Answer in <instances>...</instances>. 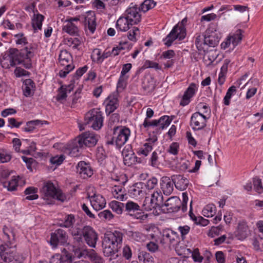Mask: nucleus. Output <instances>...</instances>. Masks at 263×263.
<instances>
[{
  "label": "nucleus",
  "mask_w": 263,
  "mask_h": 263,
  "mask_svg": "<svg viewBox=\"0 0 263 263\" xmlns=\"http://www.w3.org/2000/svg\"><path fill=\"white\" fill-rule=\"evenodd\" d=\"M188 202V196L186 192L182 193V201L180 203V201L178 198L173 197L168 198L163 204V197L160 191L154 192L152 195L151 198L146 197L143 203L144 209L147 211L161 208L164 205L168 207L172 212H177L180 208L182 212H184L187 210V203Z\"/></svg>",
  "instance_id": "f257e3e1"
},
{
  "label": "nucleus",
  "mask_w": 263,
  "mask_h": 263,
  "mask_svg": "<svg viewBox=\"0 0 263 263\" xmlns=\"http://www.w3.org/2000/svg\"><path fill=\"white\" fill-rule=\"evenodd\" d=\"M3 233V242L0 246L1 257L5 262H10L14 260L15 263H18L20 256L16 251L15 234L13 229L4 226Z\"/></svg>",
  "instance_id": "f03ea898"
},
{
  "label": "nucleus",
  "mask_w": 263,
  "mask_h": 263,
  "mask_svg": "<svg viewBox=\"0 0 263 263\" xmlns=\"http://www.w3.org/2000/svg\"><path fill=\"white\" fill-rule=\"evenodd\" d=\"M123 234L121 232L115 231L105 234L102 240L103 252L106 256H111L118 252L121 248Z\"/></svg>",
  "instance_id": "7ed1b4c3"
},
{
  "label": "nucleus",
  "mask_w": 263,
  "mask_h": 263,
  "mask_svg": "<svg viewBox=\"0 0 263 263\" xmlns=\"http://www.w3.org/2000/svg\"><path fill=\"white\" fill-rule=\"evenodd\" d=\"M73 236V240L76 243L83 242L84 239L87 245L91 248H95L98 240V235L96 231L90 226H86L80 228L79 235Z\"/></svg>",
  "instance_id": "20e7f679"
},
{
  "label": "nucleus",
  "mask_w": 263,
  "mask_h": 263,
  "mask_svg": "<svg viewBox=\"0 0 263 263\" xmlns=\"http://www.w3.org/2000/svg\"><path fill=\"white\" fill-rule=\"evenodd\" d=\"M43 198L46 200L56 199L63 202L66 199L65 196L60 190L56 189L53 183L50 181L44 183L41 190Z\"/></svg>",
  "instance_id": "39448f33"
},
{
  "label": "nucleus",
  "mask_w": 263,
  "mask_h": 263,
  "mask_svg": "<svg viewBox=\"0 0 263 263\" xmlns=\"http://www.w3.org/2000/svg\"><path fill=\"white\" fill-rule=\"evenodd\" d=\"M61 221L60 226L69 229V232L73 237V236L78 237L79 235L81 225L77 222L74 215L71 214L66 215Z\"/></svg>",
  "instance_id": "423d86ee"
},
{
  "label": "nucleus",
  "mask_w": 263,
  "mask_h": 263,
  "mask_svg": "<svg viewBox=\"0 0 263 263\" xmlns=\"http://www.w3.org/2000/svg\"><path fill=\"white\" fill-rule=\"evenodd\" d=\"M88 121L85 123V126L91 127L94 130H98L103 125L102 114L99 108H93L87 114Z\"/></svg>",
  "instance_id": "0eeeda50"
},
{
  "label": "nucleus",
  "mask_w": 263,
  "mask_h": 263,
  "mask_svg": "<svg viewBox=\"0 0 263 263\" xmlns=\"http://www.w3.org/2000/svg\"><path fill=\"white\" fill-rule=\"evenodd\" d=\"M217 26L218 25L216 23H211L210 25V27L204 36V45H208L210 47H215L218 44L219 37L214 32L217 30Z\"/></svg>",
  "instance_id": "6e6552de"
},
{
  "label": "nucleus",
  "mask_w": 263,
  "mask_h": 263,
  "mask_svg": "<svg viewBox=\"0 0 263 263\" xmlns=\"http://www.w3.org/2000/svg\"><path fill=\"white\" fill-rule=\"evenodd\" d=\"M185 29L183 27L178 28V26L176 25L166 37L163 39V41L166 46L170 47L176 39H179L181 40L185 37Z\"/></svg>",
  "instance_id": "1a4fd4ad"
},
{
  "label": "nucleus",
  "mask_w": 263,
  "mask_h": 263,
  "mask_svg": "<svg viewBox=\"0 0 263 263\" xmlns=\"http://www.w3.org/2000/svg\"><path fill=\"white\" fill-rule=\"evenodd\" d=\"M174 117V116H163L159 120L148 122L145 119L143 125L144 127L153 126L156 127L157 130H163L170 124Z\"/></svg>",
  "instance_id": "9d476101"
},
{
  "label": "nucleus",
  "mask_w": 263,
  "mask_h": 263,
  "mask_svg": "<svg viewBox=\"0 0 263 263\" xmlns=\"http://www.w3.org/2000/svg\"><path fill=\"white\" fill-rule=\"evenodd\" d=\"M68 236L65 231L61 229L56 230L51 234L50 245L56 248L59 245H64L67 243Z\"/></svg>",
  "instance_id": "9b49d317"
},
{
  "label": "nucleus",
  "mask_w": 263,
  "mask_h": 263,
  "mask_svg": "<svg viewBox=\"0 0 263 263\" xmlns=\"http://www.w3.org/2000/svg\"><path fill=\"white\" fill-rule=\"evenodd\" d=\"M116 136H108L106 141L107 145H114L115 143L118 148H120L127 141L130 135V133H113Z\"/></svg>",
  "instance_id": "f8f14e48"
},
{
  "label": "nucleus",
  "mask_w": 263,
  "mask_h": 263,
  "mask_svg": "<svg viewBox=\"0 0 263 263\" xmlns=\"http://www.w3.org/2000/svg\"><path fill=\"white\" fill-rule=\"evenodd\" d=\"M124 16L132 25L138 24L141 20L140 9L137 6L129 7L126 9Z\"/></svg>",
  "instance_id": "ddd939ff"
},
{
  "label": "nucleus",
  "mask_w": 263,
  "mask_h": 263,
  "mask_svg": "<svg viewBox=\"0 0 263 263\" xmlns=\"http://www.w3.org/2000/svg\"><path fill=\"white\" fill-rule=\"evenodd\" d=\"M78 137L80 145L83 147H93L96 145L98 140L97 136L93 133H83Z\"/></svg>",
  "instance_id": "4468645a"
},
{
  "label": "nucleus",
  "mask_w": 263,
  "mask_h": 263,
  "mask_svg": "<svg viewBox=\"0 0 263 263\" xmlns=\"http://www.w3.org/2000/svg\"><path fill=\"white\" fill-rule=\"evenodd\" d=\"M87 196L91 206L96 211L100 210L105 206L106 200L101 195L91 194V193L88 192Z\"/></svg>",
  "instance_id": "2eb2a0df"
},
{
  "label": "nucleus",
  "mask_w": 263,
  "mask_h": 263,
  "mask_svg": "<svg viewBox=\"0 0 263 263\" xmlns=\"http://www.w3.org/2000/svg\"><path fill=\"white\" fill-rule=\"evenodd\" d=\"M207 118L206 116L200 112L193 114L191 119V123L194 130H200L206 125Z\"/></svg>",
  "instance_id": "dca6fc26"
},
{
  "label": "nucleus",
  "mask_w": 263,
  "mask_h": 263,
  "mask_svg": "<svg viewBox=\"0 0 263 263\" xmlns=\"http://www.w3.org/2000/svg\"><path fill=\"white\" fill-rule=\"evenodd\" d=\"M174 181L172 178L163 176L161 178L160 185L163 194L165 195H170L174 190Z\"/></svg>",
  "instance_id": "f3484780"
},
{
  "label": "nucleus",
  "mask_w": 263,
  "mask_h": 263,
  "mask_svg": "<svg viewBox=\"0 0 263 263\" xmlns=\"http://www.w3.org/2000/svg\"><path fill=\"white\" fill-rule=\"evenodd\" d=\"M84 25L91 33H93L96 29V18L94 12L88 11L85 16Z\"/></svg>",
  "instance_id": "a211bd4d"
},
{
  "label": "nucleus",
  "mask_w": 263,
  "mask_h": 263,
  "mask_svg": "<svg viewBox=\"0 0 263 263\" xmlns=\"http://www.w3.org/2000/svg\"><path fill=\"white\" fill-rule=\"evenodd\" d=\"M175 187L180 191H184L188 187L190 181L185 177L181 175H174L172 176Z\"/></svg>",
  "instance_id": "6ab92c4d"
},
{
  "label": "nucleus",
  "mask_w": 263,
  "mask_h": 263,
  "mask_svg": "<svg viewBox=\"0 0 263 263\" xmlns=\"http://www.w3.org/2000/svg\"><path fill=\"white\" fill-rule=\"evenodd\" d=\"M197 89L196 85L195 83H191L185 91L180 102V105L184 106L189 104L191 99L194 96Z\"/></svg>",
  "instance_id": "aec40b11"
},
{
  "label": "nucleus",
  "mask_w": 263,
  "mask_h": 263,
  "mask_svg": "<svg viewBox=\"0 0 263 263\" xmlns=\"http://www.w3.org/2000/svg\"><path fill=\"white\" fill-rule=\"evenodd\" d=\"M77 172L84 179L90 177L93 174V170L89 163L80 161L77 165Z\"/></svg>",
  "instance_id": "412c9836"
},
{
  "label": "nucleus",
  "mask_w": 263,
  "mask_h": 263,
  "mask_svg": "<svg viewBox=\"0 0 263 263\" xmlns=\"http://www.w3.org/2000/svg\"><path fill=\"white\" fill-rule=\"evenodd\" d=\"M235 234L238 239L240 240L245 239L248 236L250 231L246 221H242L238 223Z\"/></svg>",
  "instance_id": "4be33fe9"
},
{
  "label": "nucleus",
  "mask_w": 263,
  "mask_h": 263,
  "mask_svg": "<svg viewBox=\"0 0 263 263\" xmlns=\"http://www.w3.org/2000/svg\"><path fill=\"white\" fill-rule=\"evenodd\" d=\"M25 58H23L20 54V51L17 49H10L8 55V60L9 61V65L14 66L16 65L21 64L24 62Z\"/></svg>",
  "instance_id": "5701e85b"
},
{
  "label": "nucleus",
  "mask_w": 263,
  "mask_h": 263,
  "mask_svg": "<svg viewBox=\"0 0 263 263\" xmlns=\"http://www.w3.org/2000/svg\"><path fill=\"white\" fill-rule=\"evenodd\" d=\"M144 183L139 182L135 183L130 186L128 190V193L133 197H138L143 196L145 194V192L143 190Z\"/></svg>",
  "instance_id": "b1692460"
},
{
  "label": "nucleus",
  "mask_w": 263,
  "mask_h": 263,
  "mask_svg": "<svg viewBox=\"0 0 263 263\" xmlns=\"http://www.w3.org/2000/svg\"><path fill=\"white\" fill-rule=\"evenodd\" d=\"M105 111L107 115L114 112L119 106V101L116 96L109 95L107 99Z\"/></svg>",
  "instance_id": "393cba45"
},
{
  "label": "nucleus",
  "mask_w": 263,
  "mask_h": 263,
  "mask_svg": "<svg viewBox=\"0 0 263 263\" xmlns=\"http://www.w3.org/2000/svg\"><path fill=\"white\" fill-rule=\"evenodd\" d=\"M120 119L119 115L117 114H112L109 120L108 126L110 127V130H113L114 132H130L129 128L122 126L115 125L113 126L115 122H119Z\"/></svg>",
  "instance_id": "a878e982"
},
{
  "label": "nucleus",
  "mask_w": 263,
  "mask_h": 263,
  "mask_svg": "<svg viewBox=\"0 0 263 263\" xmlns=\"http://www.w3.org/2000/svg\"><path fill=\"white\" fill-rule=\"evenodd\" d=\"M23 84V90L24 96L26 97L32 96L35 88L34 82L32 80L28 79L25 80Z\"/></svg>",
  "instance_id": "bb28decb"
},
{
  "label": "nucleus",
  "mask_w": 263,
  "mask_h": 263,
  "mask_svg": "<svg viewBox=\"0 0 263 263\" xmlns=\"http://www.w3.org/2000/svg\"><path fill=\"white\" fill-rule=\"evenodd\" d=\"M63 31L67 32L70 35H78L79 29L77 25L70 21L66 20L62 28Z\"/></svg>",
  "instance_id": "cd10ccee"
},
{
  "label": "nucleus",
  "mask_w": 263,
  "mask_h": 263,
  "mask_svg": "<svg viewBox=\"0 0 263 263\" xmlns=\"http://www.w3.org/2000/svg\"><path fill=\"white\" fill-rule=\"evenodd\" d=\"M36 50V46L35 45L29 44L25 48L21 50L20 54L23 58L26 60L31 59L34 55Z\"/></svg>",
  "instance_id": "c85d7f7f"
},
{
  "label": "nucleus",
  "mask_w": 263,
  "mask_h": 263,
  "mask_svg": "<svg viewBox=\"0 0 263 263\" xmlns=\"http://www.w3.org/2000/svg\"><path fill=\"white\" fill-rule=\"evenodd\" d=\"M72 260V255L70 253L66 252L63 255L60 254L53 255L50 259V263H64L66 261L71 262Z\"/></svg>",
  "instance_id": "c756f323"
},
{
  "label": "nucleus",
  "mask_w": 263,
  "mask_h": 263,
  "mask_svg": "<svg viewBox=\"0 0 263 263\" xmlns=\"http://www.w3.org/2000/svg\"><path fill=\"white\" fill-rule=\"evenodd\" d=\"M127 235L129 238L134 241L142 242L146 240V235L139 231H128Z\"/></svg>",
  "instance_id": "7c9ffc66"
},
{
  "label": "nucleus",
  "mask_w": 263,
  "mask_h": 263,
  "mask_svg": "<svg viewBox=\"0 0 263 263\" xmlns=\"http://www.w3.org/2000/svg\"><path fill=\"white\" fill-rule=\"evenodd\" d=\"M44 16L41 14H34L32 18L31 25L34 32H37L42 29V22Z\"/></svg>",
  "instance_id": "2f4dec72"
},
{
  "label": "nucleus",
  "mask_w": 263,
  "mask_h": 263,
  "mask_svg": "<svg viewBox=\"0 0 263 263\" xmlns=\"http://www.w3.org/2000/svg\"><path fill=\"white\" fill-rule=\"evenodd\" d=\"M132 26L124 16L120 17L116 23L117 29L121 31H127Z\"/></svg>",
  "instance_id": "473e14b6"
},
{
  "label": "nucleus",
  "mask_w": 263,
  "mask_h": 263,
  "mask_svg": "<svg viewBox=\"0 0 263 263\" xmlns=\"http://www.w3.org/2000/svg\"><path fill=\"white\" fill-rule=\"evenodd\" d=\"M143 88L148 91L153 90L155 87V83L154 78L150 76H145L142 82Z\"/></svg>",
  "instance_id": "72a5a7b5"
},
{
  "label": "nucleus",
  "mask_w": 263,
  "mask_h": 263,
  "mask_svg": "<svg viewBox=\"0 0 263 263\" xmlns=\"http://www.w3.org/2000/svg\"><path fill=\"white\" fill-rule=\"evenodd\" d=\"M242 33V30L237 29L234 33L229 36V38H231L230 40L234 47L236 46L241 41L243 36Z\"/></svg>",
  "instance_id": "f704fd0d"
},
{
  "label": "nucleus",
  "mask_w": 263,
  "mask_h": 263,
  "mask_svg": "<svg viewBox=\"0 0 263 263\" xmlns=\"http://www.w3.org/2000/svg\"><path fill=\"white\" fill-rule=\"evenodd\" d=\"M86 254L93 263H103L102 257L93 250L86 251Z\"/></svg>",
  "instance_id": "c9c22d12"
},
{
  "label": "nucleus",
  "mask_w": 263,
  "mask_h": 263,
  "mask_svg": "<svg viewBox=\"0 0 263 263\" xmlns=\"http://www.w3.org/2000/svg\"><path fill=\"white\" fill-rule=\"evenodd\" d=\"M71 56L67 50H62L59 55V60L61 65L64 66L71 61Z\"/></svg>",
  "instance_id": "e433bc0d"
},
{
  "label": "nucleus",
  "mask_w": 263,
  "mask_h": 263,
  "mask_svg": "<svg viewBox=\"0 0 263 263\" xmlns=\"http://www.w3.org/2000/svg\"><path fill=\"white\" fill-rule=\"evenodd\" d=\"M37 189L34 187H28L25 190V194L28 195L26 197V199L32 200L38 198L39 196L36 194Z\"/></svg>",
  "instance_id": "4c0bfd02"
},
{
  "label": "nucleus",
  "mask_w": 263,
  "mask_h": 263,
  "mask_svg": "<svg viewBox=\"0 0 263 263\" xmlns=\"http://www.w3.org/2000/svg\"><path fill=\"white\" fill-rule=\"evenodd\" d=\"M110 208L118 214L122 213L124 205L123 203L114 200L109 203Z\"/></svg>",
  "instance_id": "58836bf2"
},
{
  "label": "nucleus",
  "mask_w": 263,
  "mask_h": 263,
  "mask_svg": "<svg viewBox=\"0 0 263 263\" xmlns=\"http://www.w3.org/2000/svg\"><path fill=\"white\" fill-rule=\"evenodd\" d=\"M17 183L18 180L14 176L10 181L4 182L3 186L7 188L8 191H13L16 189Z\"/></svg>",
  "instance_id": "ea45409f"
},
{
  "label": "nucleus",
  "mask_w": 263,
  "mask_h": 263,
  "mask_svg": "<svg viewBox=\"0 0 263 263\" xmlns=\"http://www.w3.org/2000/svg\"><path fill=\"white\" fill-rule=\"evenodd\" d=\"M216 213V207L213 204L206 205L202 210V214L205 217H213Z\"/></svg>",
  "instance_id": "a19ab883"
},
{
  "label": "nucleus",
  "mask_w": 263,
  "mask_h": 263,
  "mask_svg": "<svg viewBox=\"0 0 263 263\" xmlns=\"http://www.w3.org/2000/svg\"><path fill=\"white\" fill-rule=\"evenodd\" d=\"M123 161L125 165L131 166L138 162V158L135 155L134 152H130L129 156L123 157ZM138 162L140 161H139Z\"/></svg>",
  "instance_id": "79ce46f5"
},
{
  "label": "nucleus",
  "mask_w": 263,
  "mask_h": 263,
  "mask_svg": "<svg viewBox=\"0 0 263 263\" xmlns=\"http://www.w3.org/2000/svg\"><path fill=\"white\" fill-rule=\"evenodd\" d=\"M138 259L140 261H142L143 263H154V258L152 255L149 253L142 252H141L138 255Z\"/></svg>",
  "instance_id": "37998d69"
},
{
  "label": "nucleus",
  "mask_w": 263,
  "mask_h": 263,
  "mask_svg": "<svg viewBox=\"0 0 263 263\" xmlns=\"http://www.w3.org/2000/svg\"><path fill=\"white\" fill-rule=\"evenodd\" d=\"M65 87L64 86H61L58 90V94L55 97V99L57 101L60 102L61 103H63V102L66 100L67 96V91L65 90Z\"/></svg>",
  "instance_id": "c03bdc74"
},
{
  "label": "nucleus",
  "mask_w": 263,
  "mask_h": 263,
  "mask_svg": "<svg viewBox=\"0 0 263 263\" xmlns=\"http://www.w3.org/2000/svg\"><path fill=\"white\" fill-rule=\"evenodd\" d=\"M161 155L160 151H154L153 152L149 160V163L152 166L157 167L159 164V161L160 156Z\"/></svg>",
  "instance_id": "a18cd8bd"
},
{
  "label": "nucleus",
  "mask_w": 263,
  "mask_h": 263,
  "mask_svg": "<svg viewBox=\"0 0 263 263\" xmlns=\"http://www.w3.org/2000/svg\"><path fill=\"white\" fill-rule=\"evenodd\" d=\"M176 235V233L170 229L164 230L162 232V236L165 237L170 243L175 241Z\"/></svg>",
  "instance_id": "49530a36"
},
{
  "label": "nucleus",
  "mask_w": 263,
  "mask_h": 263,
  "mask_svg": "<svg viewBox=\"0 0 263 263\" xmlns=\"http://www.w3.org/2000/svg\"><path fill=\"white\" fill-rule=\"evenodd\" d=\"M236 86H232L228 90L224 98V104L229 105L230 103L231 97L236 92Z\"/></svg>",
  "instance_id": "de8ad7c7"
},
{
  "label": "nucleus",
  "mask_w": 263,
  "mask_h": 263,
  "mask_svg": "<svg viewBox=\"0 0 263 263\" xmlns=\"http://www.w3.org/2000/svg\"><path fill=\"white\" fill-rule=\"evenodd\" d=\"M43 123L40 120H33L28 122L27 123V127L25 128V132H31L36 129V126H41Z\"/></svg>",
  "instance_id": "09e8293b"
},
{
  "label": "nucleus",
  "mask_w": 263,
  "mask_h": 263,
  "mask_svg": "<svg viewBox=\"0 0 263 263\" xmlns=\"http://www.w3.org/2000/svg\"><path fill=\"white\" fill-rule=\"evenodd\" d=\"M152 145L149 143H145L142 147L138 149L137 153L139 155H143L145 157L152 151Z\"/></svg>",
  "instance_id": "8fccbe9b"
},
{
  "label": "nucleus",
  "mask_w": 263,
  "mask_h": 263,
  "mask_svg": "<svg viewBox=\"0 0 263 263\" xmlns=\"http://www.w3.org/2000/svg\"><path fill=\"white\" fill-rule=\"evenodd\" d=\"M156 4V2L153 0H145L141 5V9L142 11L145 12L154 8Z\"/></svg>",
  "instance_id": "3c124183"
},
{
  "label": "nucleus",
  "mask_w": 263,
  "mask_h": 263,
  "mask_svg": "<svg viewBox=\"0 0 263 263\" xmlns=\"http://www.w3.org/2000/svg\"><path fill=\"white\" fill-rule=\"evenodd\" d=\"M253 246L254 249L256 251H259L263 249V236H259L255 238L253 240Z\"/></svg>",
  "instance_id": "603ef678"
},
{
  "label": "nucleus",
  "mask_w": 263,
  "mask_h": 263,
  "mask_svg": "<svg viewBox=\"0 0 263 263\" xmlns=\"http://www.w3.org/2000/svg\"><path fill=\"white\" fill-rule=\"evenodd\" d=\"M223 230V227L219 225L217 227H212L208 233V236L211 237H214L220 234Z\"/></svg>",
  "instance_id": "864d4df0"
},
{
  "label": "nucleus",
  "mask_w": 263,
  "mask_h": 263,
  "mask_svg": "<svg viewBox=\"0 0 263 263\" xmlns=\"http://www.w3.org/2000/svg\"><path fill=\"white\" fill-rule=\"evenodd\" d=\"M125 210L128 212H134L135 211L140 210V206L135 202L128 201L125 204Z\"/></svg>",
  "instance_id": "5fc2aeb1"
},
{
  "label": "nucleus",
  "mask_w": 263,
  "mask_h": 263,
  "mask_svg": "<svg viewBox=\"0 0 263 263\" xmlns=\"http://www.w3.org/2000/svg\"><path fill=\"white\" fill-rule=\"evenodd\" d=\"M178 231L180 233L182 240L186 238V236L189 233L191 228L187 225L180 226L178 228Z\"/></svg>",
  "instance_id": "6e6d98bb"
},
{
  "label": "nucleus",
  "mask_w": 263,
  "mask_h": 263,
  "mask_svg": "<svg viewBox=\"0 0 263 263\" xmlns=\"http://www.w3.org/2000/svg\"><path fill=\"white\" fill-rule=\"evenodd\" d=\"M157 179L155 177H153L148 179L145 184L144 183V187H145L148 190H153L157 185Z\"/></svg>",
  "instance_id": "4d7b16f0"
},
{
  "label": "nucleus",
  "mask_w": 263,
  "mask_h": 263,
  "mask_svg": "<svg viewBox=\"0 0 263 263\" xmlns=\"http://www.w3.org/2000/svg\"><path fill=\"white\" fill-rule=\"evenodd\" d=\"M128 77H122L120 76L117 84V89L119 91H122L126 87L127 85V80Z\"/></svg>",
  "instance_id": "13d9d810"
},
{
  "label": "nucleus",
  "mask_w": 263,
  "mask_h": 263,
  "mask_svg": "<svg viewBox=\"0 0 263 263\" xmlns=\"http://www.w3.org/2000/svg\"><path fill=\"white\" fill-rule=\"evenodd\" d=\"M98 216L102 220H110L114 217V215L109 210H104L100 212Z\"/></svg>",
  "instance_id": "bf43d9fd"
},
{
  "label": "nucleus",
  "mask_w": 263,
  "mask_h": 263,
  "mask_svg": "<svg viewBox=\"0 0 263 263\" xmlns=\"http://www.w3.org/2000/svg\"><path fill=\"white\" fill-rule=\"evenodd\" d=\"M65 158V156L63 155H61L60 156L57 155L54 157H52L50 159V162L53 165L59 166L62 163Z\"/></svg>",
  "instance_id": "052dcab7"
},
{
  "label": "nucleus",
  "mask_w": 263,
  "mask_h": 263,
  "mask_svg": "<svg viewBox=\"0 0 263 263\" xmlns=\"http://www.w3.org/2000/svg\"><path fill=\"white\" fill-rule=\"evenodd\" d=\"M65 67L63 69H62L59 72V76L61 78L65 77L67 74L73 69L74 66L72 64H66Z\"/></svg>",
  "instance_id": "680f3d73"
},
{
  "label": "nucleus",
  "mask_w": 263,
  "mask_h": 263,
  "mask_svg": "<svg viewBox=\"0 0 263 263\" xmlns=\"http://www.w3.org/2000/svg\"><path fill=\"white\" fill-rule=\"evenodd\" d=\"M79 138L77 137L73 140L69 142L66 147V149H79L80 148L83 147V146H80L79 144Z\"/></svg>",
  "instance_id": "e2e57ef3"
},
{
  "label": "nucleus",
  "mask_w": 263,
  "mask_h": 263,
  "mask_svg": "<svg viewBox=\"0 0 263 263\" xmlns=\"http://www.w3.org/2000/svg\"><path fill=\"white\" fill-rule=\"evenodd\" d=\"M254 190L259 194L263 193V186L262 185L261 179L258 178H255L253 180Z\"/></svg>",
  "instance_id": "0e129e2a"
},
{
  "label": "nucleus",
  "mask_w": 263,
  "mask_h": 263,
  "mask_svg": "<svg viewBox=\"0 0 263 263\" xmlns=\"http://www.w3.org/2000/svg\"><path fill=\"white\" fill-rule=\"evenodd\" d=\"M91 57L93 61L97 63L102 62V54L100 49H95L92 51Z\"/></svg>",
  "instance_id": "69168bd1"
},
{
  "label": "nucleus",
  "mask_w": 263,
  "mask_h": 263,
  "mask_svg": "<svg viewBox=\"0 0 263 263\" xmlns=\"http://www.w3.org/2000/svg\"><path fill=\"white\" fill-rule=\"evenodd\" d=\"M16 38L15 42L18 45H26L27 44V40L23 33H20L14 35Z\"/></svg>",
  "instance_id": "338daca9"
},
{
  "label": "nucleus",
  "mask_w": 263,
  "mask_h": 263,
  "mask_svg": "<svg viewBox=\"0 0 263 263\" xmlns=\"http://www.w3.org/2000/svg\"><path fill=\"white\" fill-rule=\"evenodd\" d=\"M179 144L177 142H173L170 145L167 152L171 154L176 155L178 153Z\"/></svg>",
  "instance_id": "774afa93"
}]
</instances>
